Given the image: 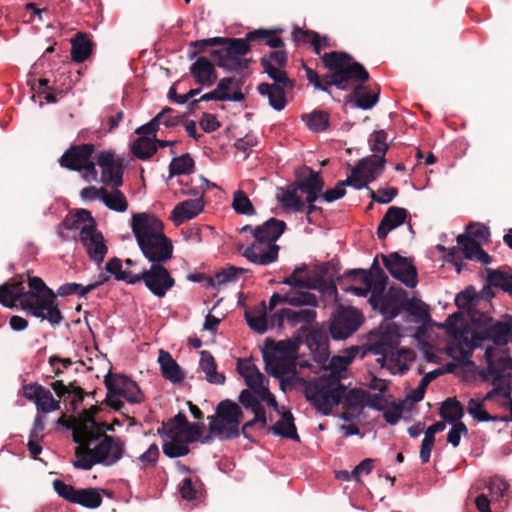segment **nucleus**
<instances>
[{
  "label": "nucleus",
  "mask_w": 512,
  "mask_h": 512,
  "mask_svg": "<svg viewBox=\"0 0 512 512\" xmlns=\"http://www.w3.org/2000/svg\"><path fill=\"white\" fill-rule=\"evenodd\" d=\"M27 292L28 301L30 303L40 302L41 297H48L49 295H55L52 289L48 288L44 281L37 276L28 278Z\"/></svg>",
  "instance_id": "49530a36"
},
{
  "label": "nucleus",
  "mask_w": 512,
  "mask_h": 512,
  "mask_svg": "<svg viewBox=\"0 0 512 512\" xmlns=\"http://www.w3.org/2000/svg\"><path fill=\"white\" fill-rule=\"evenodd\" d=\"M239 402L245 409H250L253 413L265 412L261 402H264L262 396L254 389H243L238 397Z\"/></svg>",
  "instance_id": "5fc2aeb1"
},
{
  "label": "nucleus",
  "mask_w": 512,
  "mask_h": 512,
  "mask_svg": "<svg viewBox=\"0 0 512 512\" xmlns=\"http://www.w3.org/2000/svg\"><path fill=\"white\" fill-rule=\"evenodd\" d=\"M247 325L259 334H263L268 330V320L265 308L261 310H252L245 312Z\"/></svg>",
  "instance_id": "4d7b16f0"
},
{
  "label": "nucleus",
  "mask_w": 512,
  "mask_h": 512,
  "mask_svg": "<svg viewBox=\"0 0 512 512\" xmlns=\"http://www.w3.org/2000/svg\"><path fill=\"white\" fill-rule=\"evenodd\" d=\"M232 209L240 215L252 216L256 214V210L252 202L242 190L234 191Z\"/></svg>",
  "instance_id": "13d9d810"
},
{
  "label": "nucleus",
  "mask_w": 512,
  "mask_h": 512,
  "mask_svg": "<svg viewBox=\"0 0 512 512\" xmlns=\"http://www.w3.org/2000/svg\"><path fill=\"white\" fill-rule=\"evenodd\" d=\"M131 230L143 257L151 264L166 263L173 256L172 240L164 233L163 222L149 213H134Z\"/></svg>",
  "instance_id": "f03ea898"
},
{
  "label": "nucleus",
  "mask_w": 512,
  "mask_h": 512,
  "mask_svg": "<svg viewBox=\"0 0 512 512\" xmlns=\"http://www.w3.org/2000/svg\"><path fill=\"white\" fill-rule=\"evenodd\" d=\"M407 217V210L402 207L391 206L388 208L377 228V237L383 240L390 231L401 226Z\"/></svg>",
  "instance_id": "b1692460"
},
{
  "label": "nucleus",
  "mask_w": 512,
  "mask_h": 512,
  "mask_svg": "<svg viewBox=\"0 0 512 512\" xmlns=\"http://www.w3.org/2000/svg\"><path fill=\"white\" fill-rule=\"evenodd\" d=\"M368 393L359 388L346 390L344 386L342 402L344 407L352 410H362L365 407L366 398Z\"/></svg>",
  "instance_id": "864d4df0"
},
{
  "label": "nucleus",
  "mask_w": 512,
  "mask_h": 512,
  "mask_svg": "<svg viewBox=\"0 0 512 512\" xmlns=\"http://www.w3.org/2000/svg\"><path fill=\"white\" fill-rule=\"evenodd\" d=\"M442 373L443 371L440 368L434 369L426 373L421 378L418 386L409 393L408 398L413 402H420L424 398L425 389L427 385Z\"/></svg>",
  "instance_id": "680f3d73"
},
{
  "label": "nucleus",
  "mask_w": 512,
  "mask_h": 512,
  "mask_svg": "<svg viewBox=\"0 0 512 512\" xmlns=\"http://www.w3.org/2000/svg\"><path fill=\"white\" fill-rule=\"evenodd\" d=\"M284 303L294 307L306 306L314 308L318 305V299L310 292H287L284 294Z\"/></svg>",
  "instance_id": "3c124183"
},
{
  "label": "nucleus",
  "mask_w": 512,
  "mask_h": 512,
  "mask_svg": "<svg viewBox=\"0 0 512 512\" xmlns=\"http://www.w3.org/2000/svg\"><path fill=\"white\" fill-rule=\"evenodd\" d=\"M97 165L101 168V180L112 187H120L123 184V168L120 160L116 162L114 154L109 151H101L97 156Z\"/></svg>",
  "instance_id": "aec40b11"
},
{
  "label": "nucleus",
  "mask_w": 512,
  "mask_h": 512,
  "mask_svg": "<svg viewBox=\"0 0 512 512\" xmlns=\"http://www.w3.org/2000/svg\"><path fill=\"white\" fill-rule=\"evenodd\" d=\"M402 311L412 316L416 323L424 325L430 321L429 306L418 298H408L407 295L402 305Z\"/></svg>",
  "instance_id": "c9c22d12"
},
{
  "label": "nucleus",
  "mask_w": 512,
  "mask_h": 512,
  "mask_svg": "<svg viewBox=\"0 0 512 512\" xmlns=\"http://www.w3.org/2000/svg\"><path fill=\"white\" fill-rule=\"evenodd\" d=\"M387 138V132L383 129L374 131L370 134L368 143L370 151L374 157L381 160L382 158H385L386 152L390 146Z\"/></svg>",
  "instance_id": "a18cd8bd"
},
{
  "label": "nucleus",
  "mask_w": 512,
  "mask_h": 512,
  "mask_svg": "<svg viewBox=\"0 0 512 512\" xmlns=\"http://www.w3.org/2000/svg\"><path fill=\"white\" fill-rule=\"evenodd\" d=\"M309 175L304 180L298 183V189L306 193V201H316L324 188V182L320 177L319 172L314 171L312 168L307 167Z\"/></svg>",
  "instance_id": "473e14b6"
},
{
  "label": "nucleus",
  "mask_w": 512,
  "mask_h": 512,
  "mask_svg": "<svg viewBox=\"0 0 512 512\" xmlns=\"http://www.w3.org/2000/svg\"><path fill=\"white\" fill-rule=\"evenodd\" d=\"M305 332L306 329L300 328L292 338L266 343L262 350V358L268 374L279 379L285 375L295 374L297 353L302 344L301 334Z\"/></svg>",
  "instance_id": "39448f33"
},
{
  "label": "nucleus",
  "mask_w": 512,
  "mask_h": 512,
  "mask_svg": "<svg viewBox=\"0 0 512 512\" xmlns=\"http://www.w3.org/2000/svg\"><path fill=\"white\" fill-rule=\"evenodd\" d=\"M378 100L379 92L372 93L368 87L361 84L355 87L353 93L347 99L348 102H353L355 107L362 110L373 108Z\"/></svg>",
  "instance_id": "f704fd0d"
},
{
  "label": "nucleus",
  "mask_w": 512,
  "mask_h": 512,
  "mask_svg": "<svg viewBox=\"0 0 512 512\" xmlns=\"http://www.w3.org/2000/svg\"><path fill=\"white\" fill-rule=\"evenodd\" d=\"M236 368L238 374L244 378L246 385L250 389H254L260 394L267 405L272 406L274 409L278 408L276 398L269 390L268 379L257 368L253 358H239Z\"/></svg>",
  "instance_id": "f8f14e48"
},
{
  "label": "nucleus",
  "mask_w": 512,
  "mask_h": 512,
  "mask_svg": "<svg viewBox=\"0 0 512 512\" xmlns=\"http://www.w3.org/2000/svg\"><path fill=\"white\" fill-rule=\"evenodd\" d=\"M484 359L487 365L479 371V376L483 381L504 382L506 379L511 381L512 358L507 348H496L488 344L484 352Z\"/></svg>",
  "instance_id": "9b49d317"
},
{
  "label": "nucleus",
  "mask_w": 512,
  "mask_h": 512,
  "mask_svg": "<svg viewBox=\"0 0 512 512\" xmlns=\"http://www.w3.org/2000/svg\"><path fill=\"white\" fill-rule=\"evenodd\" d=\"M237 282L235 266L228 265L208 278V285L219 290L222 286Z\"/></svg>",
  "instance_id": "6e6d98bb"
},
{
  "label": "nucleus",
  "mask_w": 512,
  "mask_h": 512,
  "mask_svg": "<svg viewBox=\"0 0 512 512\" xmlns=\"http://www.w3.org/2000/svg\"><path fill=\"white\" fill-rule=\"evenodd\" d=\"M284 311L287 313L286 320L291 325L300 323L310 324L316 319L317 316L316 311L311 307L299 310L284 308Z\"/></svg>",
  "instance_id": "bf43d9fd"
},
{
  "label": "nucleus",
  "mask_w": 512,
  "mask_h": 512,
  "mask_svg": "<svg viewBox=\"0 0 512 512\" xmlns=\"http://www.w3.org/2000/svg\"><path fill=\"white\" fill-rule=\"evenodd\" d=\"M439 415L448 424L460 422L464 415L461 403L453 398H447L441 405Z\"/></svg>",
  "instance_id": "c03bdc74"
},
{
  "label": "nucleus",
  "mask_w": 512,
  "mask_h": 512,
  "mask_svg": "<svg viewBox=\"0 0 512 512\" xmlns=\"http://www.w3.org/2000/svg\"><path fill=\"white\" fill-rule=\"evenodd\" d=\"M456 241L458 249L463 252L465 259L474 260L481 248V243L463 234L458 235Z\"/></svg>",
  "instance_id": "69168bd1"
},
{
  "label": "nucleus",
  "mask_w": 512,
  "mask_h": 512,
  "mask_svg": "<svg viewBox=\"0 0 512 512\" xmlns=\"http://www.w3.org/2000/svg\"><path fill=\"white\" fill-rule=\"evenodd\" d=\"M487 280L491 286L512 296V274L499 269H487Z\"/></svg>",
  "instance_id": "8fccbe9b"
},
{
  "label": "nucleus",
  "mask_w": 512,
  "mask_h": 512,
  "mask_svg": "<svg viewBox=\"0 0 512 512\" xmlns=\"http://www.w3.org/2000/svg\"><path fill=\"white\" fill-rule=\"evenodd\" d=\"M38 412L47 414L60 408V404L53 398L51 391L44 387L35 402Z\"/></svg>",
  "instance_id": "e2e57ef3"
},
{
  "label": "nucleus",
  "mask_w": 512,
  "mask_h": 512,
  "mask_svg": "<svg viewBox=\"0 0 512 512\" xmlns=\"http://www.w3.org/2000/svg\"><path fill=\"white\" fill-rule=\"evenodd\" d=\"M103 204L112 211L123 213L128 209V202L119 187H113L111 192L106 190V194L101 197Z\"/></svg>",
  "instance_id": "09e8293b"
},
{
  "label": "nucleus",
  "mask_w": 512,
  "mask_h": 512,
  "mask_svg": "<svg viewBox=\"0 0 512 512\" xmlns=\"http://www.w3.org/2000/svg\"><path fill=\"white\" fill-rule=\"evenodd\" d=\"M79 241L91 261L97 264L104 261L108 248L103 234L97 229L95 221L80 228Z\"/></svg>",
  "instance_id": "dca6fc26"
},
{
  "label": "nucleus",
  "mask_w": 512,
  "mask_h": 512,
  "mask_svg": "<svg viewBox=\"0 0 512 512\" xmlns=\"http://www.w3.org/2000/svg\"><path fill=\"white\" fill-rule=\"evenodd\" d=\"M170 154L173 155V159L169 164V179L175 175H188L193 172L195 163L189 153L175 156L176 152L171 149Z\"/></svg>",
  "instance_id": "a19ab883"
},
{
  "label": "nucleus",
  "mask_w": 512,
  "mask_h": 512,
  "mask_svg": "<svg viewBox=\"0 0 512 512\" xmlns=\"http://www.w3.org/2000/svg\"><path fill=\"white\" fill-rule=\"evenodd\" d=\"M364 285H367L370 288V296L368 298V303L370 306H374L386 293V288L388 284V276L384 271L380 272V277H372L367 282H362Z\"/></svg>",
  "instance_id": "37998d69"
},
{
  "label": "nucleus",
  "mask_w": 512,
  "mask_h": 512,
  "mask_svg": "<svg viewBox=\"0 0 512 512\" xmlns=\"http://www.w3.org/2000/svg\"><path fill=\"white\" fill-rule=\"evenodd\" d=\"M301 120L313 133L325 132L330 126V115L325 110L314 109L308 114L301 115Z\"/></svg>",
  "instance_id": "58836bf2"
},
{
  "label": "nucleus",
  "mask_w": 512,
  "mask_h": 512,
  "mask_svg": "<svg viewBox=\"0 0 512 512\" xmlns=\"http://www.w3.org/2000/svg\"><path fill=\"white\" fill-rule=\"evenodd\" d=\"M321 60L327 69L336 72L338 69H342L345 64L350 62L352 60V56L344 51H332L323 53L321 55Z\"/></svg>",
  "instance_id": "603ef678"
},
{
  "label": "nucleus",
  "mask_w": 512,
  "mask_h": 512,
  "mask_svg": "<svg viewBox=\"0 0 512 512\" xmlns=\"http://www.w3.org/2000/svg\"><path fill=\"white\" fill-rule=\"evenodd\" d=\"M306 270V264L296 266L293 269L292 274L285 277L281 283L294 289H318L322 284L325 283V280L322 277H308L306 279L295 278V274H300Z\"/></svg>",
  "instance_id": "7c9ffc66"
},
{
  "label": "nucleus",
  "mask_w": 512,
  "mask_h": 512,
  "mask_svg": "<svg viewBox=\"0 0 512 512\" xmlns=\"http://www.w3.org/2000/svg\"><path fill=\"white\" fill-rule=\"evenodd\" d=\"M26 312L41 321L47 320L52 327L59 326L64 320L56 302V295L41 297V301L32 303Z\"/></svg>",
  "instance_id": "6ab92c4d"
},
{
  "label": "nucleus",
  "mask_w": 512,
  "mask_h": 512,
  "mask_svg": "<svg viewBox=\"0 0 512 512\" xmlns=\"http://www.w3.org/2000/svg\"><path fill=\"white\" fill-rule=\"evenodd\" d=\"M373 354L379 356L377 363L382 368H387L391 373H403L406 369L402 362V356L406 349L400 348V336L398 334H382L371 348Z\"/></svg>",
  "instance_id": "9d476101"
},
{
  "label": "nucleus",
  "mask_w": 512,
  "mask_h": 512,
  "mask_svg": "<svg viewBox=\"0 0 512 512\" xmlns=\"http://www.w3.org/2000/svg\"><path fill=\"white\" fill-rule=\"evenodd\" d=\"M157 361L160 366L161 375L173 385L180 384L184 380V371L168 351L160 349Z\"/></svg>",
  "instance_id": "393cba45"
},
{
  "label": "nucleus",
  "mask_w": 512,
  "mask_h": 512,
  "mask_svg": "<svg viewBox=\"0 0 512 512\" xmlns=\"http://www.w3.org/2000/svg\"><path fill=\"white\" fill-rule=\"evenodd\" d=\"M407 292L396 286H390L384 296L372 306V310L378 311L384 319L393 320L402 312Z\"/></svg>",
  "instance_id": "a211bd4d"
},
{
  "label": "nucleus",
  "mask_w": 512,
  "mask_h": 512,
  "mask_svg": "<svg viewBox=\"0 0 512 512\" xmlns=\"http://www.w3.org/2000/svg\"><path fill=\"white\" fill-rule=\"evenodd\" d=\"M107 279L108 277L105 274L100 273L98 281L88 284L86 286H83L82 284L75 282L64 283L58 287L55 295L60 297L73 294H76L78 296H84L86 293L94 290L96 287L103 284Z\"/></svg>",
  "instance_id": "ea45409f"
},
{
  "label": "nucleus",
  "mask_w": 512,
  "mask_h": 512,
  "mask_svg": "<svg viewBox=\"0 0 512 512\" xmlns=\"http://www.w3.org/2000/svg\"><path fill=\"white\" fill-rule=\"evenodd\" d=\"M282 208L288 212H299L304 207V203L297 195L296 190H282V196L279 198Z\"/></svg>",
  "instance_id": "0e129e2a"
},
{
  "label": "nucleus",
  "mask_w": 512,
  "mask_h": 512,
  "mask_svg": "<svg viewBox=\"0 0 512 512\" xmlns=\"http://www.w3.org/2000/svg\"><path fill=\"white\" fill-rule=\"evenodd\" d=\"M200 486L201 483L199 479L186 477L179 485V493L183 499L192 501L198 498Z\"/></svg>",
  "instance_id": "774afa93"
},
{
  "label": "nucleus",
  "mask_w": 512,
  "mask_h": 512,
  "mask_svg": "<svg viewBox=\"0 0 512 512\" xmlns=\"http://www.w3.org/2000/svg\"><path fill=\"white\" fill-rule=\"evenodd\" d=\"M73 441L81 446L93 447L99 465L111 467L117 464L125 455V442L116 436L103 433L94 419H89L73 431Z\"/></svg>",
  "instance_id": "7ed1b4c3"
},
{
  "label": "nucleus",
  "mask_w": 512,
  "mask_h": 512,
  "mask_svg": "<svg viewBox=\"0 0 512 512\" xmlns=\"http://www.w3.org/2000/svg\"><path fill=\"white\" fill-rule=\"evenodd\" d=\"M92 53V42L88 35L77 33L71 39V58L76 63L84 62Z\"/></svg>",
  "instance_id": "4c0bfd02"
},
{
  "label": "nucleus",
  "mask_w": 512,
  "mask_h": 512,
  "mask_svg": "<svg viewBox=\"0 0 512 512\" xmlns=\"http://www.w3.org/2000/svg\"><path fill=\"white\" fill-rule=\"evenodd\" d=\"M287 87L277 86V84L261 83L257 91L261 96L268 98V103L272 109L277 112L282 111L287 104L285 89Z\"/></svg>",
  "instance_id": "c85d7f7f"
},
{
  "label": "nucleus",
  "mask_w": 512,
  "mask_h": 512,
  "mask_svg": "<svg viewBox=\"0 0 512 512\" xmlns=\"http://www.w3.org/2000/svg\"><path fill=\"white\" fill-rule=\"evenodd\" d=\"M132 154L140 160H148L157 152L155 138L139 136L131 146Z\"/></svg>",
  "instance_id": "79ce46f5"
},
{
  "label": "nucleus",
  "mask_w": 512,
  "mask_h": 512,
  "mask_svg": "<svg viewBox=\"0 0 512 512\" xmlns=\"http://www.w3.org/2000/svg\"><path fill=\"white\" fill-rule=\"evenodd\" d=\"M204 209L203 196L195 199H188L177 204L171 213V220L175 226H180L186 220L198 216Z\"/></svg>",
  "instance_id": "5701e85b"
},
{
  "label": "nucleus",
  "mask_w": 512,
  "mask_h": 512,
  "mask_svg": "<svg viewBox=\"0 0 512 512\" xmlns=\"http://www.w3.org/2000/svg\"><path fill=\"white\" fill-rule=\"evenodd\" d=\"M362 323V314L357 309L339 307L330 320L328 331L333 340H345L351 337Z\"/></svg>",
  "instance_id": "4468645a"
},
{
  "label": "nucleus",
  "mask_w": 512,
  "mask_h": 512,
  "mask_svg": "<svg viewBox=\"0 0 512 512\" xmlns=\"http://www.w3.org/2000/svg\"><path fill=\"white\" fill-rule=\"evenodd\" d=\"M104 384L107 390V403L116 411L124 407L120 398L131 404H140L144 401V394L138 384L124 374L109 372L104 377Z\"/></svg>",
  "instance_id": "6e6552de"
},
{
  "label": "nucleus",
  "mask_w": 512,
  "mask_h": 512,
  "mask_svg": "<svg viewBox=\"0 0 512 512\" xmlns=\"http://www.w3.org/2000/svg\"><path fill=\"white\" fill-rule=\"evenodd\" d=\"M222 40L219 48L210 51L215 64L226 72L248 69L250 60L244 56L250 52V44L242 38L222 37Z\"/></svg>",
  "instance_id": "0eeeda50"
},
{
  "label": "nucleus",
  "mask_w": 512,
  "mask_h": 512,
  "mask_svg": "<svg viewBox=\"0 0 512 512\" xmlns=\"http://www.w3.org/2000/svg\"><path fill=\"white\" fill-rule=\"evenodd\" d=\"M94 221L95 220L92 217L91 212L86 209H79L75 214L67 216L63 219L61 225L57 228V235L62 241H66L68 238L62 232L61 228L68 231L80 232V228L82 226L92 224Z\"/></svg>",
  "instance_id": "a878e982"
},
{
  "label": "nucleus",
  "mask_w": 512,
  "mask_h": 512,
  "mask_svg": "<svg viewBox=\"0 0 512 512\" xmlns=\"http://www.w3.org/2000/svg\"><path fill=\"white\" fill-rule=\"evenodd\" d=\"M286 223L283 220L270 218L253 230L255 242L246 247L242 256L250 263L260 266H269L279 257L280 246L276 241L285 232Z\"/></svg>",
  "instance_id": "20e7f679"
},
{
  "label": "nucleus",
  "mask_w": 512,
  "mask_h": 512,
  "mask_svg": "<svg viewBox=\"0 0 512 512\" xmlns=\"http://www.w3.org/2000/svg\"><path fill=\"white\" fill-rule=\"evenodd\" d=\"M269 431L275 436H280L297 442L300 441L297 428L294 424V417L290 411L281 413V418L274 425L269 427Z\"/></svg>",
  "instance_id": "2f4dec72"
},
{
  "label": "nucleus",
  "mask_w": 512,
  "mask_h": 512,
  "mask_svg": "<svg viewBox=\"0 0 512 512\" xmlns=\"http://www.w3.org/2000/svg\"><path fill=\"white\" fill-rule=\"evenodd\" d=\"M103 492V489L93 487L77 489L73 504L87 509H96L102 504Z\"/></svg>",
  "instance_id": "e433bc0d"
},
{
  "label": "nucleus",
  "mask_w": 512,
  "mask_h": 512,
  "mask_svg": "<svg viewBox=\"0 0 512 512\" xmlns=\"http://www.w3.org/2000/svg\"><path fill=\"white\" fill-rule=\"evenodd\" d=\"M476 335L474 342L466 345V347L463 346V343L459 345V354L462 360H468L473 350L477 348L486 349L487 342L503 347L509 342H512V321L511 319L504 321H496L493 319L486 330Z\"/></svg>",
  "instance_id": "1a4fd4ad"
},
{
  "label": "nucleus",
  "mask_w": 512,
  "mask_h": 512,
  "mask_svg": "<svg viewBox=\"0 0 512 512\" xmlns=\"http://www.w3.org/2000/svg\"><path fill=\"white\" fill-rule=\"evenodd\" d=\"M215 65L205 56H199L189 66V72L194 81L201 87H211L217 80Z\"/></svg>",
  "instance_id": "412c9836"
},
{
  "label": "nucleus",
  "mask_w": 512,
  "mask_h": 512,
  "mask_svg": "<svg viewBox=\"0 0 512 512\" xmlns=\"http://www.w3.org/2000/svg\"><path fill=\"white\" fill-rule=\"evenodd\" d=\"M386 158L374 160L370 156L360 159L353 167V173L359 172L368 184L374 182L384 171Z\"/></svg>",
  "instance_id": "bb28decb"
},
{
  "label": "nucleus",
  "mask_w": 512,
  "mask_h": 512,
  "mask_svg": "<svg viewBox=\"0 0 512 512\" xmlns=\"http://www.w3.org/2000/svg\"><path fill=\"white\" fill-rule=\"evenodd\" d=\"M301 328L306 329V332L301 334L302 340L305 338L313 360L319 364L325 363L330 356L327 331L320 327L309 329L306 326H302Z\"/></svg>",
  "instance_id": "f3484780"
},
{
  "label": "nucleus",
  "mask_w": 512,
  "mask_h": 512,
  "mask_svg": "<svg viewBox=\"0 0 512 512\" xmlns=\"http://www.w3.org/2000/svg\"><path fill=\"white\" fill-rule=\"evenodd\" d=\"M105 270L107 273L113 275L116 280L123 281L130 285L136 284V274L123 270V263L120 258L113 257L107 263Z\"/></svg>",
  "instance_id": "de8ad7c7"
},
{
  "label": "nucleus",
  "mask_w": 512,
  "mask_h": 512,
  "mask_svg": "<svg viewBox=\"0 0 512 512\" xmlns=\"http://www.w3.org/2000/svg\"><path fill=\"white\" fill-rule=\"evenodd\" d=\"M264 72L269 76L271 80L274 81L273 84H277V86L287 87L288 89H292L294 86V82L287 77L285 71L282 68L276 67L275 65L267 64L263 66Z\"/></svg>",
  "instance_id": "338daca9"
},
{
  "label": "nucleus",
  "mask_w": 512,
  "mask_h": 512,
  "mask_svg": "<svg viewBox=\"0 0 512 512\" xmlns=\"http://www.w3.org/2000/svg\"><path fill=\"white\" fill-rule=\"evenodd\" d=\"M199 368L205 374L208 383L222 385L225 383L223 373L217 372V366L214 357L209 351L200 352Z\"/></svg>",
  "instance_id": "72a5a7b5"
},
{
  "label": "nucleus",
  "mask_w": 512,
  "mask_h": 512,
  "mask_svg": "<svg viewBox=\"0 0 512 512\" xmlns=\"http://www.w3.org/2000/svg\"><path fill=\"white\" fill-rule=\"evenodd\" d=\"M94 151L95 147L93 144L71 147L63 153L59 161L61 166L72 171H77L83 167L87 159L92 157Z\"/></svg>",
  "instance_id": "4be33fe9"
},
{
  "label": "nucleus",
  "mask_w": 512,
  "mask_h": 512,
  "mask_svg": "<svg viewBox=\"0 0 512 512\" xmlns=\"http://www.w3.org/2000/svg\"><path fill=\"white\" fill-rule=\"evenodd\" d=\"M493 318L485 313H475L472 315L473 327H464L459 335V345L463 343V346L469 345L474 342V337L480 332H483L488 328Z\"/></svg>",
  "instance_id": "cd10ccee"
},
{
  "label": "nucleus",
  "mask_w": 512,
  "mask_h": 512,
  "mask_svg": "<svg viewBox=\"0 0 512 512\" xmlns=\"http://www.w3.org/2000/svg\"><path fill=\"white\" fill-rule=\"evenodd\" d=\"M339 80L336 79L337 84L348 86L349 81L366 82L369 79V73L363 64L357 61H350L342 69H338Z\"/></svg>",
  "instance_id": "c756f323"
},
{
  "label": "nucleus",
  "mask_w": 512,
  "mask_h": 512,
  "mask_svg": "<svg viewBox=\"0 0 512 512\" xmlns=\"http://www.w3.org/2000/svg\"><path fill=\"white\" fill-rule=\"evenodd\" d=\"M222 41V37L220 36L192 41L189 43L187 57L189 60H196V58L201 56L200 54L203 53L207 47L218 46Z\"/></svg>",
  "instance_id": "052dcab7"
},
{
  "label": "nucleus",
  "mask_w": 512,
  "mask_h": 512,
  "mask_svg": "<svg viewBox=\"0 0 512 512\" xmlns=\"http://www.w3.org/2000/svg\"><path fill=\"white\" fill-rule=\"evenodd\" d=\"M243 418L241 407L230 399L222 400L216 407L215 414L208 416V434L202 439V444H209L213 437L216 436L220 441H229L242 435L250 442L254 439L247 432L248 429L256 424H260L262 428L267 425L265 412L254 413L253 419L246 422L240 429V423Z\"/></svg>",
  "instance_id": "f257e3e1"
},
{
  "label": "nucleus",
  "mask_w": 512,
  "mask_h": 512,
  "mask_svg": "<svg viewBox=\"0 0 512 512\" xmlns=\"http://www.w3.org/2000/svg\"><path fill=\"white\" fill-rule=\"evenodd\" d=\"M344 384L338 372L322 375L306 382L305 397L323 416H329L334 406L343 399Z\"/></svg>",
  "instance_id": "423d86ee"
},
{
  "label": "nucleus",
  "mask_w": 512,
  "mask_h": 512,
  "mask_svg": "<svg viewBox=\"0 0 512 512\" xmlns=\"http://www.w3.org/2000/svg\"><path fill=\"white\" fill-rule=\"evenodd\" d=\"M163 264L155 262L149 269H143L136 274V284L143 282L150 293L157 298L165 297L175 285V279Z\"/></svg>",
  "instance_id": "ddd939ff"
},
{
  "label": "nucleus",
  "mask_w": 512,
  "mask_h": 512,
  "mask_svg": "<svg viewBox=\"0 0 512 512\" xmlns=\"http://www.w3.org/2000/svg\"><path fill=\"white\" fill-rule=\"evenodd\" d=\"M384 267L396 280L408 288H415L418 284V274L412 259L402 257L397 252L389 255L382 254Z\"/></svg>",
  "instance_id": "2eb2a0df"
}]
</instances>
